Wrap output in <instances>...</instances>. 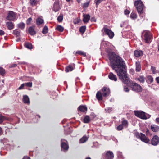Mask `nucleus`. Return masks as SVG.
<instances>
[{
    "label": "nucleus",
    "mask_w": 159,
    "mask_h": 159,
    "mask_svg": "<svg viewBox=\"0 0 159 159\" xmlns=\"http://www.w3.org/2000/svg\"><path fill=\"white\" fill-rule=\"evenodd\" d=\"M25 24L24 23H20V28L21 29H24L25 27Z\"/></svg>",
    "instance_id": "obj_50"
},
{
    "label": "nucleus",
    "mask_w": 159,
    "mask_h": 159,
    "mask_svg": "<svg viewBox=\"0 0 159 159\" xmlns=\"http://www.w3.org/2000/svg\"><path fill=\"white\" fill-rule=\"evenodd\" d=\"M135 115L138 117L143 119H147L151 117V115L141 111H134Z\"/></svg>",
    "instance_id": "obj_4"
},
{
    "label": "nucleus",
    "mask_w": 159,
    "mask_h": 159,
    "mask_svg": "<svg viewBox=\"0 0 159 159\" xmlns=\"http://www.w3.org/2000/svg\"><path fill=\"white\" fill-rule=\"evenodd\" d=\"M73 69L74 68L73 66L71 65H69V66L66 67L65 71L66 72H68L69 71H72Z\"/></svg>",
    "instance_id": "obj_27"
},
{
    "label": "nucleus",
    "mask_w": 159,
    "mask_h": 159,
    "mask_svg": "<svg viewBox=\"0 0 159 159\" xmlns=\"http://www.w3.org/2000/svg\"><path fill=\"white\" fill-rule=\"evenodd\" d=\"M5 73V70L2 67H0V75L3 76Z\"/></svg>",
    "instance_id": "obj_37"
},
{
    "label": "nucleus",
    "mask_w": 159,
    "mask_h": 159,
    "mask_svg": "<svg viewBox=\"0 0 159 159\" xmlns=\"http://www.w3.org/2000/svg\"><path fill=\"white\" fill-rule=\"evenodd\" d=\"M146 82L148 84H150L153 81V79L151 75H148L147 76Z\"/></svg>",
    "instance_id": "obj_22"
},
{
    "label": "nucleus",
    "mask_w": 159,
    "mask_h": 159,
    "mask_svg": "<svg viewBox=\"0 0 159 159\" xmlns=\"http://www.w3.org/2000/svg\"><path fill=\"white\" fill-rule=\"evenodd\" d=\"M105 50L108 53L111 66L117 73L120 79L123 83L130 86L133 91L137 92H141L142 90L141 87L137 83L130 80L127 75L126 70V66L123 59L110 50L106 48Z\"/></svg>",
    "instance_id": "obj_1"
},
{
    "label": "nucleus",
    "mask_w": 159,
    "mask_h": 159,
    "mask_svg": "<svg viewBox=\"0 0 159 159\" xmlns=\"http://www.w3.org/2000/svg\"><path fill=\"white\" fill-rule=\"evenodd\" d=\"M28 32L31 35H33L36 34V31L35 30V26H32L30 27L28 29Z\"/></svg>",
    "instance_id": "obj_15"
},
{
    "label": "nucleus",
    "mask_w": 159,
    "mask_h": 159,
    "mask_svg": "<svg viewBox=\"0 0 159 159\" xmlns=\"http://www.w3.org/2000/svg\"><path fill=\"white\" fill-rule=\"evenodd\" d=\"M124 90L125 92H128L129 90L127 87L125 86L124 87Z\"/></svg>",
    "instance_id": "obj_47"
},
{
    "label": "nucleus",
    "mask_w": 159,
    "mask_h": 159,
    "mask_svg": "<svg viewBox=\"0 0 159 159\" xmlns=\"http://www.w3.org/2000/svg\"><path fill=\"white\" fill-rule=\"evenodd\" d=\"M16 66H17L16 64H12V65H11L10 66V67L11 68V67H15Z\"/></svg>",
    "instance_id": "obj_59"
},
{
    "label": "nucleus",
    "mask_w": 159,
    "mask_h": 159,
    "mask_svg": "<svg viewBox=\"0 0 159 159\" xmlns=\"http://www.w3.org/2000/svg\"><path fill=\"white\" fill-rule=\"evenodd\" d=\"M104 0H95L94 2L95 3L96 5V7H97Z\"/></svg>",
    "instance_id": "obj_39"
},
{
    "label": "nucleus",
    "mask_w": 159,
    "mask_h": 159,
    "mask_svg": "<svg viewBox=\"0 0 159 159\" xmlns=\"http://www.w3.org/2000/svg\"><path fill=\"white\" fill-rule=\"evenodd\" d=\"M108 77L112 81H116L117 80V78L116 75L112 72L109 73Z\"/></svg>",
    "instance_id": "obj_14"
},
{
    "label": "nucleus",
    "mask_w": 159,
    "mask_h": 159,
    "mask_svg": "<svg viewBox=\"0 0 159 159\" xmlns=\"http://www.w3.org/2000/svg\"><path fill=\"white\" fill-rule=\"evenodd\" d=\"M77 0V2L79 3H80V2L81 0Z\"/></svg>",
    "instance_id": "obj_62"
},
{
    "label": "nucleus",
    "mask_w": 159,
    "mask_h": 159,
    "mask_svg": "<svg viewBox=\"0 0 159 159\" xmlns=\"http://www.w3.org/2000/svg\"><path fill=\"white\" fill-rule=\"evenodd\" d=\"M7 25L9 30H11L13 28V25L11 22H7Z\"/></svg>",
    "instance_id": "obj_28"
},
{
    "label": "nucleus",
    "mask_w": 159,
    "mask_h": 159,
    "mask_svg": "<svg viewBox=\"0 0 159 159\" xmlns=\"http://www.w3.org/2000/svg\"><path fill=\"white\" fill-rule=\"evenodd\" d=\"M23 101L25 103L27 104L30 103L29 98L27 95H25L23 96Z\"/></svg>",
    "instance_id": "obj_21"
},
{
    "label": "nucleus",
    "mask_w": 159,
    "mask_h": 159,
    "mask_svg": "<svg viewBox=\"0 0 159 159\" xmlns=\"http://www.w3.org/2000/svg\"><path fill=\"white\" fill-rule=\"evenodd\" d=\"M90 121V119L89 116H86L84 119V122L85 123H88Z\"/></svg>",
    "instance_id": "obj_30"
},
{
    "label": "nucleus",
    "mask_w": 159,
    "mask_h": 159,
    "mask_svg": "<svg viewBox=\"0 0 159 159\" xmlns=\"http://www.w3.org/2000/svg\"><path fill=\"white\" fill-rule=\"evenodd\" d=\"M91 21H94L96 22V20L94 18H92L91 19Z\"/></svg>",
    "instance_id": "obj_61"
},
{
    "label": "nucleus",
    "mask_w": 159,
    "mask_h": 159,
    "mask_svg": "<svg viewBox=\"0 0 159 159\" xmlns=\"http://www.w3.org/2000/svg\"><path fill=\"white\" fill-rule=\"evenodd\" d=\"M4 120V118L3 116L0 115V124Z\"/></svg>",
    "instance_id": "obj_48"
},
{
    "label": "nucleus",
    "mask_w": 159,
    "mask_h": 159,
    "mask_svg": "<svg viewBox=\"0 0 159 159\" xmlns=\"http://www.w3.org/2000/svg\"><path fill=\"white\" fill-rule=\"evenodd\" d=\"M146 134L147 135H148L149 134V130L148 129H147L146 131Z\"/></svg>",
    "instance_id": "obj_58"
},
{
    "label": "nucleus",
    "mask_w": 159,
    "mask_h": 159,
    "mask_svg": "<svg viewBox=\"0 0 159 159\" xmlns=\"http://www.w3.org/2000/svg\"><path fill=\"white\" fill-rule=\"evenodd\" d=\"M13 34L17 38L16 40V42H18L20 40V30L19 29H16L13 31Z\"/></svg>",
    "instance_id": "obj_12"
},
{
    "label": "nucleus",
    "mask_w": 159,
    "mask_h": 159,
    "mask_svg": "<svg viewBox=\"0 0 159 159\" xmlns=\"http://www.w3.org/2000/svg\"><path fill=\"white\" fill-rule=\"evenodd\" d=\"M144 38L143 40L146 43H150L152 41V34L149 31L145 30L143 32Z\"/></svg>",
    "instance_id": "obj_3"
},
{
    "label": "nucleus",
    "mask_w": 159,
    "mask_h": 159,
    "mask_svg": "<svg viewBox=\"0 0 159 159\" xmlns=\"http://www.w3.org/2000/svg\"><path fill=\"white\" fill-rule=\"evenodd\" d=\"M130 73L132 75H133L134 73V70L133 69H131L130 70Z\"/></svg>",
    "instance_id": "obj_54"
},
{
    "label": "nucleus",
    "mask_w": 159,
    "mask_h": 159,
    "mask_svg": "<svg viewBox=\"0 0 159 159\" xmlns=\"http://www.w3.org/2000/svg\"><path fill=\"white\" fill-rule=\"evenodd\" d=\"M76 54H78L80 55H82L84 57H85L86 56V53L82 51H77L76 52Z\"/></svg>",
    "instance_id": "obj_38"
},
{
    "label": "nucleus",
    "mask_w": 159,
    "mask_h": 159,
    "mask_svg": "<svg viewBox=\"0 0 159 159\" xmlns=\"http://www.w3.org/2000/svg\"><path fill=\"white\" fill-rule=\"evenodd\" d=\"M32 20V19L31 18H29L27 20V23L28 24Z\"/></svg>",
    "instance_id": "obj_51"
},
{
    "label": "nucleus",
    "mask_w": 159,
    "mask_h": 159,
    "mask_svg": "<svg viewBox=\"0 0 159 159\" xmlns=\"http://www.w3.org/2000/svg\"><path fill=\"white\" fill-rule=\"evenodd\" d=\"M102 156H105V157H103L102 159H113L114 157L113 153L110 151H107L106 153L102 154Z\"/></svg>",
    "instance_id": "obj_7"
},
{
    "label": "nucleus",
    "mask_w": 159,
    "mask_h": 159,
    "mask_svg": "<svg viewBox=\"0 0 159 159\" xmlns=\"http://www.w3.org/2000/svg\"><path fill=\"white\" fill-rule=\"evenodd\" d=\"M158 50L159 51V43L158 45Z\"/></svg>",
    "instance_id": "obj_63"
},
{
    "label": "nucleus",
    "mask_w": 159,
    "mask_h": 159,
    "mask_svg": "<svg viewBox=\"0 0 159 159\" xmlns=\"http://www.w3.org/2000/svg\"><path fill=\"white\" fill-rule=\"evenodd\" d=\"M56 29L60 32H62L64 30V28L61 25H58L57 26Z\"/></svg>",
    "instance_id": "obj_29"
},
{
    "label": "nucleus",
    "mask_w": 159,
    "mask_h": 159,
    "mask_svg": "<svg viewBox=\"0 0 159 159\" xmlns=\"http://www.w3.org/2000/svg\"><path fill=\"white\" fill-rule=\"evenodd\" d=\"M23 159H30V157H27V156H26V157H24L23 158Z\"/></svg>",
    "instance_id": "obj_60"
},
{
    "label": "nucleus",
    "mask_w": 159,
    "mask_h": 159,
    "mask_svg": "<svg viewBox=\"0 0 159 159\" xmlns=\"http://www.w3.org/2000/svg\"><path fill=\"white\" fill-rule=\"evenodd\" d=\"M4 34H5V33L2 30H0V36L4 35Z\"/></svg>",
    "instance_id": "obj_53"
},
{
    "label": "nucleus",
    "mask_w": 159,
    "mask_h": 159,
    "mask_svg": "<svg viewBox=\"0 0 159 159\" xmlns=\"http://www.w3.org/2000/svg\"><path fill=\"white\" fill-rule=\"evenodd\" d=\"M67 141L63 139L61 140V144L62 150L67 151L69 148V146L66 143Z\"/></svg>",
    "instance_id": "obj_10"
},
{
    "label": "nucleus",
    "mask_w": 159,
    "mask_h": 159,
    "mask_svg": "<svg viewBox=\"0 0 159 159\" xmlns=\"http://www.w3.org/2000/svg\"><path fill=\"white\" fill-rule=\"evenodd\" d=\"M104 32L105 35H107L110 39H112L114 35V33L111 30L107 28L106 26H104L102 30V32Z\"/></svg>",
    "instance_id": "obj_6"
},
{
    "label": "nucleus",
    "mask_w": 159,
    "mask_h": 159,
    "mask_svg": "<svg viewBox=\"0 0 159 159\" xmlns=\"http://www.w3.org/2000/svg\"><path fill=\"white\" fill-rule=\"evenodd\" d=\"M85 159H91L90 157H87V158H86Z\"/></svg>",
    "instance_id": "obj_64"
},
{
    "label": "nucleus",
    "mask_w": 159,
    "mask_h": 159,
    "mask_svg": "<svg viewBox=\"0 0 159 159\" xmlns=\"http://www.w3.org/2000/svg\"><path fill=\"white\" fill-rule=\"evenodd\" d=\"M156 80L157 83L159 84V77H157L156 78Z\"/></svg>",
    "instance_id": "obj_56"
},
{
    "label": "nucleus",
    "mask_w": 159,
    "mask_h": 159,
    "mask_svg": "<svg viewBox=\"0 0 159 159\" xmlns=\"http://www.w3.org/2000/svg\"><path fill=\"white\" fill-rule=\"evenodd\" d=\"M135 135L137 138L139 139L142 141L146 143H148L150 142V140L149 139L142 133H136Z\"/></svg>",
    "instance_id": "obj_5"
},
{
    "label": "nucleus",
    "mask_w": 159,
    "mask_h": 159,
    "mask_svg": "<svg viewBox=\"0 0 159 159\" xmlns=\"http://www.w3.org/2000/svg\"><path fill=\"white\" fill-rule=\"evenodd\" d=\"M88 138L86 136H84L79 140V143H84L86 142L88 140Z\"/></svg>",
    "instance_id": "obj_25"
},
{
    "label": "nucleus",
    "mask_w": 159,
    "mask_h": 159,
    "mask_svg": "<svg viewBox=\"0 0 159 159\" xmlns=\"http://www.w3.org/2000/svg\"><path fill=\"white\" fill-rule=\"evenodd\" d=\"M122 125L124 126H127L128 125V121L126 120H125L124 118L122 119Z\"/></svg>",
    "instance_id": "obj_35"
},
{
    "label": "nucleus",
    "mask_w": 159,
    "mask_h": 159,
    "mask_svg": "<svg viewBox=\"0 0 159 159\" xmlns=\"http://www.w3.org/2000/svg\"><path fill=\"white\" fill-rule=\"evenodd\" d=\"M151 129L152 131L156 132L159 130V126L156 125H152Z\"/></svg>",
    "instance_id": "obj_20"
},
{
    "label": "nucleus",
    "mask_w": 159,
    "mask_h": 159,
    "mask_svg": "<svg viewBox=\"0 0 159 159\" xmlns=\"http://www.w3.org/2000/svg\"><path fill=\"white\" fill-rule=\"evenodd\" d=\"M102 93L103 96L106 97L108 96L110 93V90L109 88L104 87L102 89Z\"/></svg>",
    "instance_id": "obj_11"
},
{
    "label": "nucleus",
    "mask_w": 159,
    "mask_h": 159,
    "mask_svg": "<svg viewBox=\"0 0 159 159\" xmlns=\"http://www.w3.org/2000/svg\"><path fill=\"white\" fill-rule=\"evenodd\" d=\"M48 29L46 25H45L43 29V31H42V33L43 34H46L48 33Z\"/></svg>",
    "instance_id": "obj_33"
},
{
    "label": "nucleus",
    "mask_w": 159,
    "mask_h": 159,
    "mask_svg": "<svg viewBox=\"0 0 159 159\" xmlns=\"http://www.w3.org/2000/svg\"><path fill=\"white\" fill-rule=\"evenodd\" d=\"M36 23L38 25H40L44 23V20L42 18H38L36 19Z\"/></svg>",
    "instance_id": "obj_26"
},
{
    "label": "nucleus",
    "mask_w": 159,
    "mask_h": 159,
    "mask_svg": "<svg viewBox=\"0 0 159 159\" xmlns=\"http://www.w3.org/2000/svg\"><path fill=\"white\" fill-rule=\"evenodd\" d=\"M136 69L135 70L137 72H139L141 70V66L140 62L138 61L136 62Z\"/></svg>",
    "instance_id": "obj_18"
},
{
    "label": "nucleus",
    "mask_w": 159,
    "mask_h": 159,
    "mask_svg": "<svg viewBox=\"0 0 159 159\" xmlns=\"http://www.w3.org/2000/svg\"><path fill=\"white\" fill-rule=\"evenodd\" d=\"M134 55L138 57L143 55V52L141 50H135L134 52Z\"/></svg>",
    "instance_id": "obj_19"
},
{
    "label": "nucleus",
    "mask_w": 159,
    "mask_h": 159,
    "mask_svg": "<svg viewBox=\"0 0 159 159\" xmlns=\"http://www.w3.org/2000/svg\"><path fill=\"white\" fill-rule=\"evenodd\" d=\"M151 70L153 74H155L157 73V71L155 67L152 66H151Z\"/></svg>",
    "instance_id": "obj_42"
},
{
    "label": "nucleus",
    "mask_w": 159,
    "mask_h": 159,
    "mask_svg": "<svg viewBox=\"0 0 159 159\" xmlns=\"http://www.w3.org/2000/svg\"><path fill=\"white\" fill-rule=\"evenodd\" d=\"M124 13L125 15H127L130 13V12L129 10H126L125 11Z\"/></svg>",
    "instance_id": "obj_52"
},
{
    "label": "nucleus",
    "mask_w": 159,
    "mask_h": 159,
    "mask_svg": "<svg viewBox=\"0 0 159 159\" xmlns=\"http://www.w3.org/2000/svg\"><path fill=\"white\" fill-rule=\"evenodd\" d=\"M63 20V15H60L58 16L57 18V20L58 22H61Z\"/></svg>",
    "instance_id": "obj_41"
},
{
    "label": "nucleus",
    "mask_w": 159,
    "mask_h": 159,
    "mask_svg": "<svg viewBox=\"0 0 159 159\" xmlns=\"http://www.w3.org/2000/svg\"><path fill=\"white\" fill-rule=\"evenodd\" d=\"M90 3V1H87V2L84 3L83 5V8H86L88 7Z\"/></svg>",
    "instance_id": "obj_40"
},
{
    "label": "nucleus",
    "mask_w": 159,
    "mask_h": 159,
    "mask_svg": "<svg viewBox=\"0 0 159 159\" xmlns=\"http://www.w3.org/2000/svg\"><path fill=\"white\" fill-rule=\"evenodd\" d=\"M25 86L27 87H31L32 86V83L29 82L25 83Z\"/></svg>",
    "instance_id": "obj_43"
},
{
    "label": "nucleus",
    "mask_w": 159,
    "mask_h": 159,
    "mask_svg": "<svg viewBox=\"0 0 159 159\" xmlns=\"http://www.w3.org/2000/svg\"><path fill=\"white\" fill-rule=\"evenodd\" d=\"M117 155L118 157L120 159H123L124 157L122 156V153L120 152H117Z\"/></svg>",
    "instance_id": "obj_36"
},
{
    "label": "nucleus",
    "mask_w": 159,
    "mask_h": 159,
    "mask_svg": "<svg viewBox=\"0 0 159 159\" xmlns=\"http://www.w3.org/2000/svg\"><path fill=\"white\" fill-rule=\"evenodd\" d=\"M60 9V7L59 5V2L58 1L55 2L53 8V10L55 12H56L58 11Z\"/></svg>",
    "instance_id": "obj_13"
},
{
    "label": "nucleus",
    "mask_w": 159,
    "mask_h": 159,
    "mask_svg": "<svg viewBox=\"0 0 159 159\" xmlns=\"http://www.w3.org/2000/svg\"><path fill=\"white\" fill-rule=\"evenodd\" d=\"M90 16L89 14L84 15L83 21L85 23H87L90 19Z\"/></svg>",
    "instance_id": "obj_16"
},
{
    "label": "nucleus",
    "mask_w": 159,
    "mask_h": 159,
    "mask_svg": "<svg viewBox=\"0 0 159 159\" xmlns=\"http://www.w3.org/2000/svg\"><path fill=\"white\" fill-rule=\"evenodd\" d=\"M130 17L131 18L135 19L137 18V16L134 13H131Z\"/></svg>",
    "instance_id": "obj_45"
},
{
    "label": "nucleus",
    "mask_w": 159,
    "mask_h": 159,
    "mask_svg": "<svg viewBox=\"0 0 159 159\" xmlns=\"http://www.w3.org/2000/svg\"><path fill=\"white\" fill-rule=\"evenodd\" d=\"M16 19V16L15 13L11 11H9L7 19L9 20H14Z\"/></svg>",
    "instance_id": "obj_8"
},
{
    "label": "nucleus",
    "mask_w": 159,
    "mask_h": 159,
    "mask_svg": "<svg viewBox=\"0 0 159 159\" xmlns=\"http://www.w3.org/2000/svg\"><path fill=\"white\" fill-rule=\"evenodd\" d=\"M145 78L143 75H140L136 79L137 81H138L140 83L143 84L145 81Z\"/></svg>",
    "instance_id": "obj_17"
},
{
    "label": "nucleus",
    "mask_w": 159,
    "mask_h": 159,
    "mask_svg": "<svg viewBox=\"0 0 159 159\" xmlns=\"http://www.w3.org/2000/svg\"><path fill=\"white\" fill-rule=\"evenodd\" d=\"M122 125H119L117 128V129L118 130H121L123 128V126Z\"/></svg>",
    "instance_id": "obj_46"
},
{
    "label": "nucleus",
    "mask_w": 159,
    "mask_h": 159,
    "mask_svg": "<svg viewBox=\"0 0 159 159\" xmlns=\"http://www.w3.org/2000/svg\"><path fill=\"white\" fill-rule=\"evenodd\" d=\"M102 93L101 92L98 91L97 92L96 94V97L97 98V99L99 100H102Z\"/></svg>",
    "instance_id": "obj_24"
},
{
    "label": "nucleus",
    "mask_w": 159,
    "mask_h": 159,
    "mask_svg": "<svg viewBox=\"0 0 159 159\" xmlns=\"http://www.w3.org/2000/svg\"><path fill=\"white\" fill-rule=\"evenodd\" d=\"M134 4L138 13L140 16L143 17L144 15L143 14V10L144 7L143 2L140 0L136 1L134 2Z\"/></svg>",
    "instance_id": "obj_2"
},
{
    "label": "nucleus",
    "mask_w": 159,
    "mask_h": 159,
    "mask_svg": "<svg viewBox=\"0 0 159 159\" xmlns=\"http://www.w3.org/2000/svg\"><path fill=\"white\" fill-rule=\"evenodd\" d=\"M37 1L36 0H30V3L32 6H36L37 5Z\"/></svg>",
    "instance_id": "obj_34"
},
{
    "label": "nucleus",
    "mask_w": 159,
    "mask_h": 159,
    "mask_svg": "<svg viewBox=\"0 0 159 159\" xmlns=\"http://www.w3.org/2000/svg\"><path fill=\"white\" fill-rule=\"evenodd\" d=\"M105 110L107 112L110 113L112 111V109L111 107H107L105 109Z\"/></svg>",
    "instance_id": "obj_44"
},
{
    "label": "nucleus",
    "mask_w": 159,
    "mask_h": 159,
    "mask_svg": "<svg viewBox=\"0 0 159 159\" xmlns=\"http://www.w3.org/2000/svg\"><path fill=\"white\" fill-rule=\"evenodd\" d=\"M125 23H127L126 22H124L120 24V26L121 27H126V25H125Z\"/></svg>",
    "instance_id": "obj_49"
},
{
    "label": "nucleus",
    "mask_w": 159,
    "mask_h": 159,
    "mask_svg": "<svg viewBox=\"0 0 159 159\" xmlns=\"http://www.w3.org/2000/svg\"><path fill=\"white\" fill-rule=\"evenodd\" d=\"M24 86H25V83L22 84L20 86V89H23Z\"/></svg>",
    "instance_id": "obj_57"
},
{
    "label": "nucleus",
    "mask_w": 159,
    "mask_h": 159,
    "mask_svg": "<svg viewBox=\"0 0 159 159\" xmlns=\"http://www.w3.org/2000/svg\"><path fill=\"white\" fill-rule=\"evenodd\" d=\"M86 29V27L85 26H83L80 28L79 31L81 33H83L85 32Z\"/></svg>",
    "instance_id": "obj_32"
},
{
    "label": "nucleus",
    "mask_w": 159,
    "mask_h": 159,
    "mask_svg": "<svg viewBox=\"0 0 159 159\" xmlns=\"http://www.w3.org/2000/svg\"><path fill=\"white\" fill-rule=\"evenodd\" d=\"M25 47L28 49H31L32 48V46L31 43H27L25 45Z\"/></svg>",
    "instance_id": "obj_31"
},
{
    "label": "nucleus",
    "mask_w": 159,
    "mask_h": 159,
    "mask_svg": "<svg viewBox=\"0 0 159 159\" xmlns=\"http://www.w3.org/2000/svg\"><path fill=\"white\" fill-rule=\"evenodd\" d=\"M156 121L157 123L159 124V117L157 118L156 119Z\"/></svg>",
    "instance_id": "obj_55"
},
{
    "label": "nucleus",
    "mask_w": 159,
    "mask_h": 159,
    "mask_svg": "<svg viewBox=\"0 0 159 159\" xmlns=\"http://www.w3.org/2000/svg\"><path fill=\"white\" fill-rule=\"evenodd\" d=\"M159 143V137L157 135H154L152 138L150 143L153 146L157 145Z\"/></svg>",
    "instance_id": "obj_9"
},
{
    "label": "nucleus",
    "mask_w": 159,
    "mask_h": 159,
    "mask_svg": "<svg viewBox=\"0 0 159 159\" xmlns=\"http://www.w3.org/2000/svg\"><path fill=\"white\" fill-rule=\"evenodd\" d=\"M80 111L83 112H85L87 111V108L85 106H80L78 108Z\"/></svg>",
    "instance_id": "obj_23"
}]
</instances>
